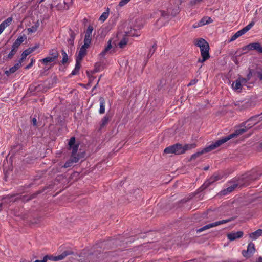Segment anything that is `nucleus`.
I'll list each match as a JSON object with an SVG mask.
<instances>
[{
  "label": "nucleus",
  "mask_w": 262,
  "mask_h": 262,
  "mask_svg": "<svg viewBox=\"0 0 262 262\" xmlns=\"http://www.w3.org/2000/svg\"><path fill=\"white\" fill-rule=\"evenodd\" d=\"M179 0H172L170 3L167 5L166 3L162 5L163 8H166L165 10H161V16L162 18L168 19L170 15L175 16L179 10V5L181 4Z\"/></svg>",
  "instance_id": "obj_2"
},
{
  "label": "nucleus",
  "mask_w": 262,
  "mask_h": 262,
  "mask_svg": "<svg viewBox=\"0 0 262 262\" xmlns=\"http://www.w3.org/2000/svg\"><path fill=\"white\" fill-rule=\"evenodd\" d=\"M35 194H32V195H31L29 197V199H27V200H31V199H33V198H35Z\"/></svg>",
  "instance_id": "obj_55"
},
{
  "label": "nucleus",
  "mask_w": 262,
  "mask_h": 262,
  "mask_svg": "<svg viewBox=\"0 0 262 262\" xmlns=\"http://www.w3.org/2000/svg\"><path fill=\"white\" fill-rule=\"evenodd\" d=\"M223 177V176L219 173H214L211 176L207 181H206L203 185L200 187V189L203 187V189H205L209 187L211 184L214 182L221 180Z\"/></svg>",
  "instance_id": "obj_7"
},
{
  "label": "nucleus",
  "mask_w": 262,
  "mask_h": 262,
  "mask_svg": "<svg viewBox=\"0 0 262 262\" xmlns=\"http://www.w3.org/2000/svg\"><path fill=\"white\" fill-rule=\"evenodd\" d=\"M49 56L54 58L55 59L57 60L59 57V53L56 49H53L49 51Z\"/></svg>",
  "instance_id": "obj_22"
},
{
  "label": "nucleus",
  "mask_w": 262,
  "mask_h": 262,
  "mask_svg": "<svg viewBox=\"0 0 262 262\" xmlns=\"http://www.w3.org/2000/svg\"><path fill=\"white\" fill-rule=\"evenodd\" d=\"M257 77L259 79V80H262V73L258 72L257 73Z\"/></svg>",
  "instance_id": "obj_53"
},
{
  "label": "nucleus",
  "mask_w": 262,
  "mask_h": 262,
  "mask_svg": "<svg viewBox=\"0 0 262 262\" xmlns=\"http://www.w3.org/2000/svg\"><path fill=\"white\" fill-rule=\"evenodd\" d=\"M100 78H101V77L99 78V80H98V82H97V84H96V85L93 88V89H94L95 88H96V86L98 85V83H99V81H100Z\"/></svg>",
  "instance_id": "obj_58"
},
{
  "label": "nucleus",
  "mask_w": 262,
  "mask_h": 262,
  "mask_svg": "<svg viewBox=\"0 0 262 262\" xmlns=\"http://www.w3.org/2000/svg\"><path fill=\"white\" fill-rule=\"evenodd\" d=\"M232 86L234 90H238L242 89V85L240 82V80L237 79L233 84Z\"/></svg>",
  "instance_id": "obj_29"
},
{
  "label": "nucleus",
  "mask_w": 262,
  "mask_h": 262,
  "mask_svg": "<svg viewBox=\"0 0 262 262\" xmlns=\"http://www.w3.org/2000/svg\"><path fill=\"white\" fill-rule=\"evenodd\" d=\"M79 159V156H71L70 159L65 163L63 167L64 168L71 167L74 163L78 162Z\"/></svg>",
  "instance_id": "obj_14"
},
{
  "label": "nucleus",
  "mask_w": 262,
  "mask_h": 262,
  "mask_svg": "<svg viewBox=\"0 0 262 262\" xmlns=\"http://www.w3.org/2000/svg\"><path fill=\"white\" fill-rule=\"evenodd\" d=\"M262 120V114L253 116L246 121L241 124L240 128L237 129L235 132L229 135H234L232 138L236 137L238 135H242L248 129L251 128L252 126L256 124L260 120Z\"/></svg>",
  "instance_id": "obj_1"
},
{
  "label": "nucleus",
  "mask_w": 262,
  "mask_h": 262,
  "mask_svg": "<svg viewBox=\"0 0 262 262\" xmlns=\"http://www.w3.org/2000/svg\"><path fill=\"white\" fill-rule=\"evenodd\" d=\"M112 46L111 45V40H109L107 42V46L105 48V51L108 52L112 48Z\"/></svg>",
  "instance_id": "obj_46"
},
{
  "label": "nucleus",
  "mask_w": 262,
  "mask_h": 262,
  "mask_svg": "<svg viewBox=\"0 0 262 262\" xmlns=\"http://www.w3.org/2000/svg\"><path fill=\"white\" fill-rule=\"evenodd\" d=\"M21 67V64L20 63H17L14 65V66L10 68L8 70H6L5 72V74L9 76L10 74L15 73L18 69H19Z\"/></svg>",
  "instance_id": "obj_16"
},
{
  "label": "nucleus",
  "mask_w": 262,
  "mask_h": 262,
  "mask_svg": "<svg viewBox=\"0 0 262 262\" xmlns=\"http://www.w3.org/2000/svg\"><path fill=\"white\" fill-rule=\"evenodd\" d=\"M92 40L84 39V44L82 45L86 47L89 48L91 43Z\"/></svg>",
  "instance_id": "obj_43"
},
{
  "label": "nucleus",
  "mask_w": 262,
  "mask_h": 262,
  "mask_svg": "<svg viewBox=\"0 0 262 262\" xmlns=\"http://www.w3.org/2000/svg\"><path fill=\"white\" fill-rule=\"evenodd\" d=\"M45 1V0H40V3H42V2H44Z\"/></svg>",
  "instance_id": "obj_61"
},
{
  "label": "nucleus",
  "mask_w": 262,
  "mask_h": 262,
  "mask_svg": "<svg viewBox=\"0 0 262 262\" xmlns=\"http://www.w3.org/2000/svg\"><path fill=\"white\" fill-rule=\"evenodd\" d=\"M39 26V23H37L36 24H35L34 26H32L31 28H29L28 29V31L29 32H35L36 31L38 27Z\"/></svg>",
  "instance_id": "obj_34"
},
{
  "label": "nucleus",
  "mask_w": 262,
  "mask_h": 262,
  "mask_svg": "<svg viewBox=\"0 0 262 262\" xmlns=\"http://www.w3.org/2000/svg\"><path fill=\"white\" fill-rule=\"evenodd\" d=\"M34 62H35V60L33 59H31V62L26 67L25 69H29L31 68L32 67V66H33Z\"/></svg>",
  "instance_id": "obj_48"
},
{
  "label": "nucleus",
  "mask_w": 262,
  "mask_h": 262,
  "mask_svg": "<svg viewBox=\"0 0 262 262\" xmlns=\"http://www.w3.org/2000/svg\"><path fill=\"white\" fill-rule=\"evenodd\" d=\"M245 49L248 50H256L258 53H262V47L259 42H253L249 43L245 47Z\"/></svg>",
  "instance_id": "obj_10"
},
{
  "label": "nucleus",
  "mask_w": 262,
  "mask_h": 262,
  "mask_svg": "<svg viewBox=\"0 0 262 262\" xmlns=\"http://www.w3.org/2000/svg\"><path fill=\"white\" fill-rule=\"evenodd\" d=\"M127 43V40L125 38H123L119 43L118 45L120 48H122L125 46Z\"/></svg>",
  "instance_id": "obj_37"
},
{
  "label": "nucleus",
  "mask_w": 262,
  "mask_h": 262,
  "mask_svg": "<svg viewBox=\"0 0 262 262\" xmlns=\"http://www.w3.org/2000/svg\"><path fill=\"white\" fill-rule=\"evenodd\" d=\"M255 251L254 244L251 242L248 244L247 251H243L242 254L244 257H249L254 253Z\"/></svg>",
  "instance_id": "obj_11"
},
{
  "label": "nucleus",
  "mask_w": 262,
  "mask_h": 262,
  "mask_svg": "<svg viewBox=\"0 0 262 262\" xmlns=\"http://www.w3.org/2000/svg\"><path fill=\"white\" fill-rule=\"evenodd\" d=\"M164 152L166 154H174L178 155L184 154L182 145L179 143H177L165 148Z\"/></svg>",
  "instance_id": "obj_5"
},
{
  "label": "nucleus",
  "mask_w": 262,
  "mask_h": 262,
  "mask_svg": "<svg viewBox=\"0 0 262 262\" xmlns=\"http://www.w3.org/2000/svg\"><path fill=\"white\" fill-rule=\"evenodd\" d=\"M237 109L242 111L248 108L250 105V103L245 101H237L234 103Z\"/></svg>",
  "instance_id": "obj_13"
},
{
  "label": "nucleus",
  "mask_w": 262,
  "mask_h": 262,
  "mask_svg": "<svg viewBox=\"0 0 262 262\" xmlns=\"http://www.w3.org/2000/svg\"><path fill=\"white\" fill-rule=\"evenodd\" d=\"M76 34L73 31L70 30V38L68 40V42L69 45L73 46L74 41L75 38Z\"/></svg>",
  "instance_id": "obj_25"
},
{
  "label": "nucleus",
  "mask_w": 262,
  "mask_h": 262,
  "mask_svg": "<svg viewBox=\"0 0 262 262\" xmlns=\"http://www.w3.org/2000/svg\"><path fill=\"white\" fill-rule=\"evenodd\" d=\"M39 47V46L38 45H36L34 47L29 48L27 49L26 50H28V51L29 52V53L31 54L33 52H34L36 49H37Z\"/></svg>",
  "instance_id": "obj_42"
},
{
  "label": "nucleus",
  "mask_w": 262,
  "mask_h": 262,
  "mask_svg": "<svg viewBox=\"0 0 262 262\" xmlns=\"http://www.w3.org/2000/svg\"><path fill=\"white\" fill-rule=\"evenodd\" d=\"M207 169H208V168H205V170H207Z\"/></svg>",
  "instance_id": "obj_62"
},
{
  "label": "nucleus",
  "mask_w": 262,
  "mask_h": 262,
  "mask_svg": "<svg viewBox=\"0 0 262 262\" xmlns=\"http://www.w3.org/2000/svg\"><path fill=\"white\" fill-rule=\"evenodd\" d=\"M239 80H240V82L241 83V84L242 85H244L247 83V81L249 80V74L248 75V78H238Z\"/></svg>",
  "instance_id": "obj_36"
},
{
  "label": "nucleus",
  "mask_w": 262,
  "mask_h": 262,
  "mask_svg": "<svg viewBox=\"0 0 262 262\" xmlns=\"http://www.w3.org/2000/svg\"><path fill=\"white\" fill-rule=\"evenodd\" d=\"M89 76L90 80H91H91H93L94 79V78H95V77H93V76H90L89 75Z\"/></svg>",
  "instance_id": "obj_57"
},
{
  "label": "nucleus",
  "mask_w": 262,
  "mask_h": 262,
  "mask_svg": "<svg viewBox=\"0 0 262 262\" xmlns=\"http://www.w3.org/2000/svg\"><path fill=\"white\" fill-rule=\"evenodd\" d=\"M92 35L85 34L84 39L92 40Z\"/></svg>",
  "instance_id": "obj_50"
},
{
  "label": "nucleus",
  "mask_w": 262,
  "mask_h": 262,
  "mask_svg": "<svg viewBox=\"0 0 262 262\" xmlns=\"http://www.w3.org/2000/svg\"><path fill=\"white\" fill-rule=\"evenodd\" d=\"M129 1H130L129 0H121L119 3V6H123L125 5V4H126Z\"/></svg>",
  "instance_id": "obj_47"
},
{
  "label": "nucleus",
  "mask_w": 262,
  "mask_h": 262,
  "mask_svg": "<svg viewBox=\"0 0 262 262\" xmlns=\"http://www.w3.org/2000/svg\"><path fill=\"white\" fill-rule=\"evenodd\" d=\"M240 36H241V35H240L238 31H237L234 35H233L231 37V41H234V40H236L237 38H238Z\"/></svg>",
  "instance_id": "obj_44"
},
{
  "label": "nucleus",
  "mask_w": 262,
  "mask_h": 262,
  "mask_svg": "<svg viewBox=\"0 0 262 262\" xmlns=\"http://www.w3.org/2000/svg\"><path fill=\"white\" fill-rule=\"evenodd\" d=\"M68 145L70 149H72L71 156H79L78 154H77L79 148V144H75V138L74 137H72L70 139Z\"/></svg>",
  "instance_id": "obj_8"
},
{
  "label": "nucleus",
  "mask_w": 262,
  "mask_h": 262,
  "mask_svg": "<svg viewBox=\"0 0 262 262\" xmlns=\"http://www.w3.org/2000/svg\"><path fill=\"white\" fill-rule=\"evenodd\" d=\"M99 100L100 102L99 113L100 114H103L105 113V100L102 97H100Z\"/></svg>",
  "instance_id": "obj_18"
},
{
  "label": "nucleus",
  "mask_w": 262,
  "mask_h": 262,
  "mask_svg": "<svg viewBox=\"0 0 262 262\" xmlns=\"http://www.w3.org/2000/svg\"><path fill=\"white\" fill-rule=\"evenodd\" d=\"M108 12H104L99 17V20L104 22L108 17Z\"/></svg>",
  "instance_id": "obj_32"
},
{
  "label": "nucleus",
  "mask_w": 262,
  "mask_h": 262,
  "mask_svg": "<svg viewBox=\"0 0 262 262\" xmlns=\"http://www.w3.org/2000/svg\"><path fill=\"white\" fill-rule=\"evenodd\" d=\"M30 53H29V52L28 51V50H27L26 49L25 50H24L21 55V58L18 61V63H20V64H21V63L23 62V61L26 59V57L29 55Z\"/></svg>",
  "instance_id": "obj_28"
},
{
  "label": "nucleus",
  "mask_w": 262,
  "mask_h": 262,
  "mask_svg": "<svg viewBox=\"0 0 262 262\" xmlns=\"http://www.w3.org/2000/svg\"><path fill=\"white\" fill-rule=\"evenodd\" d=\"M47 258H48L47 256H44L43 258V259L42 260H36L34 262H47Z\"/></svg>",
  "instance_id": "obj_49"
},
{
  "label": "nucleus",
  "mask_w": 262,
  "mask_h": 262,
  "mask_svg": "<svg viewBox=\"0 0 262 262\" xmlns=\"http://www.w3.org/2000/svg\"><path fill=\"white\" fill-rule=\"evenodd\" d=\"M135 30H130V32L127 33V35L129 36H139L140 35L135 33Z\"/></svg>",
  "instance_id": "obj_39"
},
{
  "label": "nucleus",
  "mask_w": 262,
  "mask_h": 262,
  "mask_svg": "<svg viewBox=\"0 0 262 262\" xmlns=\"http://www.w3.org/2000/svg\"><path fill=\"white\" fill-rule=\"evenodd\" d=\"M93 29H94V28L92 26H90V25L89 26V27H88V28L85 32V34L92 35Z\"/></svg>",
  "instance_id": "obj_40"
},
{
  "label": "nucleus",
  "mask_w": 262,
  "mask_h": 262,
  "mask_svg": "<svg viewBox=\"0 0 262 262\" xmlns=\"http://www.w3.org/2000/svg\"><path fill=\"white\" fill-rule=\"evenodd\" d=\"M255 23L253 21L250 22L248 25L243 28V29L245 30L246 32H248L249 30L251 29V28L254 25Z\"/></svg>",
  "instance_id": "obj_33"
},
{
  "label": "nucleus",
  "mask_w": 262,
  "mask_h": 262,
  "mask_svg": "<svg viewBox=\"0 0 262 262\" xmlns=\"http://www.w3.org/2000/svg\"><path fill=\"white\" fill-rule=\"evenodd\" d=\"M234 189V187H229L227 188L226 190H224L222 191V193L224 195H225L227 194V192L226 191H227L228 192H231Z\"/></svg>",
  "instance_id": "obj_41"
},
{
  "label": "nucleus",
  "mask_w": 262,
  "mask_h": 262,
  "mask_svg": "<svg viewBox=\"0 0 262 262\" xmlns=\"http://www.w3.org/2000/svg\"><path fill=\"white\" fill-rule=\"evenodd\" d=\"M4 30V29L3 28V27L0 26V34L3 32V31Z\"/></svg>",
  "instance_id": "obj_56"
},
{
  "label": "nucleus",
  "mask_w": 262,
  "mask_h": 262,
  "mask_svg": "<svg viewBox=\"0 0 262 262\" xmlns=\"http://www.w3.org/2000/svg\"><path fill=\"white\" fill-rule=\"evenodd\" d=\"M81 61L78 60L76 59V64L75 66L74 69L72 71L70 75V76L73 75H76L79 74V70L81 67Z\"/></svg>",
  "instance_id": "obj_17"
},
{
  "label": "nucleus",
  "mask_w": 262,
  "mask_h": 262,
  "mask_svg": "<svg viewBox=\"0 0 262 262\" xmlns=\"http://www.w3.org/2000/svg\"><path fill=\"white\" fill-rule=\"evenodd\" d=\"M24 41V37L22 36L18 37L12 45V47H15L16 49H18L19 46Z\"/></svg>",
  "instance_id": "obj_23"
},
{
  "label": "nucleus",
  "mask_w": 262,
  "mask_h": 262,
  "mask_svg": "<svg viewBox=\"0 0 262 262\" xmlns=\"http://www.w3.org/2000/svg\"><path fill=\"white\" fill-rule=\"evenodd\" d=\"M252 173L253 174H254V172H252ZM261 175V173H257L256 174H253L252 176H251V174H250L249 176H250V179L252 180H255L257 179H258V178Z\"/></svg>",
  "instance_id": "obj_38"
},
{
  "label": "nucleus",
  "mask_w": 262,
  "mask_h": 262,
  "mask_svg": "<svg viewBox=\"0 0 262 262\" xmlns=\"http://www.w3.org/2000/svg\"><path fill=\"white\" fill-rule=\"evenodd\" d=\"M107 52V51H105V49L101 52V53H100V55L102 56H104L106 54V53Z\"/></svg>",
  "instance_id": "obj_54"
},
{
  "label": "nucleus",
  "mask_w": 262,
  "mask_h": 262,
  "mask_svg": "<svg viewBox=\"0 0 262 262\" xmlns=\"http://www.w3.org/2000/svg\"><path fill=\"white\" fill-rule=\"evenodd\" d=\"M259 146L262 149V141L259 143Z\"/></svg>",
  "instance_id": "obj_60"
},
{
  "label": "nucleus",
  "mask_w": 262,
  "mask_h": 262,
  "mask_svg": "<svg viewBox=\"0 0 262 262\" xmlns=\"http://www.w3.org/2000/svg\"><path fill=\"white\" fill-rule=\"evenodd\" d=\"M231 221H232V219H226V220H223L216 221V222L212 223H210V224H208L203 226V227L200 228L199 229H198V231L200 232L204 231L206 229H208L209 228L219 226V225L227 223L229 222H231Z\"/></svg>",
  "instance_id": "obj_6"
},
{
  "label": "nucleus",
  "mask_w": 262,
  "mask_h": 262,
  "mask_svg": "<svg viewBox=\"0 0 262 262\" xmlns=\"http://www.w3.org/2000/svg\"><path fill=\"white\" fill-rule=\"evenodd\" d=\"M262 234V230L258 229L256 231L250 233L249 236L253 240L257 239Z\"/></svg>",
  "instance_id": "obj_20"
},
{
  "label": "nucleus",
  "mask_w": 262,
  "mask_h": 262,
  "mask_svg": "<svg viewBox=\"0 0 262 262\" xmlns=\"http://www.w3.org/2000/svg\"><path fill=\"white\" fill-rule=\"evenodd\" d=\"M17 50L18 49L12 46V49L11 51L9 52V53L7 56H4V59L6 60L11 59L13 57L14 55L16 53Z\"/></svg>",
  "instance_id": "obj_21"
},
{
  "label": "nucleus",
  "mask_w": 262,
  "mask_h": 262,
  "mask_svg": "<svg viewBox=\"0 0 262 262\" xmlns=\"http://www.w3.org/2000/svg\"><path fill=\"white\" fill-rule=\"evenodd\" d=\"M70 254V253L68 251H64L61 254H60L58 256H53L51 255H47L45 256H47L48 258H47L48 260H50L54 261H57L59 260H62L64 259L67 256Z\"/></svg>",
  "instance_id": "obj_9"
},
{
  "label": "nucleus",
  "mask_w": 262,
  "mask_h": 262,
  "mask_svg": "<svg viewBox=\"0 0 262 262\" xmlns=\"http://www.w3.org/2000/svg\"><path fill=\"white\" fill-rule=\"evenodd\" d=\"M234 135H228L226 137H225L221 139L218 140L216 141H215L214 143H212L208 146L206 147V148H203L201 151H198L197 152L191 155L190 157V160H194L201 155L203 154L204 153L209 152L216 148L220 146L221 145H222L223 143L226 142L230 139H232V137H234Z\"/></svg>",
  "instance_id": "obj_3"
},
{
  "label": "nucleus",
  "mask_w": 262,
  "mask_h": 262,
  "mask_svg": "<svg viewBox=\"0 0 262 262\" xmlns=\"http://www.w3.org/2000/svg\"><path fill=\"white\" fill-rule=\"evenodd\" d=\"M56 60L54 58L49 56L45 58L42 59L40 61L42 63L47 64L48 63L53 62Z\"/></svg>",
  "instance_id": "obj_27"
},
{
  "label": "nucleus",
  "mask_w": 262,
  "mask_h": 262,
  "mask_svg": "<svg viewBox=\"0 0 262 262\" xmlns=\"http://www.w3.org/2000/svg\"><path fill=\"white\" fill-rule=\"evenodd\" d=\"M12 20L13 18L12 17H8L5 20L2 22L0 24V26H1L3 28L5 29L7 27L9 26L11 24Z\"/></svg>",
  "instance_id": "obj_24"
},
{
  "label": "nucleus",
  "mask_w": 262,
  "mask_h": 262,
  "mask_svg": "<svg viewBox=\"0 0 262 262\" xmlns=\"http://www.w3.org/2000/svg\"><path fill=\"white\" fill-rule=\"evenodd\" d=\"M198 81V80L196 78L192 79L190 81V82L188 84V86H190L193 85H195L197 82Z\"/></svg>",
  "instance_id": "obj_45"
},
{
  "label": "nucleus",
  "mask_w": 262,
  "mask_h": 262,
  "mask_svg": "<svg viewBox=\"0 0 262 262\" xmlns=\"http://www.w3.org/2000/svg\"><path fill=\"white\" fill-rule=\"evenodd\" d=\"M156 49V45L154 44L152 47V49H150L149 50V52L147 55V58H149L152 56V54H154V53Z\"/></svg>",
  "instance_id": "obj_35"
},
{
  "label": "nucleus",
  "mask_w": 262,
  "mask_h": 262,
  "mask_svg": "<svg viewBox=\"0 0 262 262\" xmlns=\"http://www.w3.org/2000/svg\"><path fill=\"white\" fill-rule=\"evenodd\" d=\"M243 235V232L239 231L235 232H231L227 234L228 238L230 241H234L237 238L242 237Z\"/></svg>",
  "instance_id": "obj_12"
},
{
  "label": "nucleus",
  "mask_w": 262,
  "mask_h": 262,
  "mask_svg": "<svg viewBox=\"0 0 262 262\" xmlns=\"http://www.w3.org/2000/svg\"><path fill=\"white\" fill-rule=\"evenodd\" d=\"M257 262H262V257H259Z\"/></svg>",
  "instance_id": "obj_59"
},
{
  "label": "nucleus",
  "mask_w": 262,
  "mask_h": 262,
  "mask_svg": "<svg viewBox=\"0 0 262 262\" xmlns=\"http://www.w3.org/2000/svg\"><path fill=\"white\" fill-rule=\"evenodd\" d=\"M240 35L242 36L243 35H244V34H245L246 32L245 31V30L243 29H242L241 30L238 31Z\"/></svg>",
  "instance_id": "obj_51"
},
{
  "label": "nucleus",
  "mask_w": 262,
  "mask_h": 262,
  "mask_svg": "<svg viewBox=\"0 0 262 262\" xmlns=\"http://www.w3.org/2000/svg\"><path fill=\"white\" fill-rule=\"evenodd\" d=\"M61 53H62V55L63 56V58H62L61 62L63 64H64L68 61V54H67L66 52L65 51H64L63 50H62Z\"/></svg>",
  "instance_id": "obj_31"
},
{
  "label": "nucleus",
  "mask_w": 262,
  "mask_h": 262,
  "mask_svg": "<svg viewBox=\"0 0 262 262\" xmlns=\"http://www.w3.org/2000/svg\"><path fill=\"white\" fill-rule=\"evenodd\" d=\"M196 147V144L195 143L187 144H185L184 146L182 145V148L184 150V154L186 152V151L194 148Z\"/></svg>",
  "instance_id": "obj_26"
},
{
  "label": "nucleus",
  "mask_w": 262,
  "mask_h": 262,
  "mask_svg": "<svg viewBox=\"0 0 262 262\" xmlns=\"http://www.w3.org/2000/svg\"><path fill=\"white\" fill-rule=\"evenodd\" d=\"M195 45L200 48L202 57L198 59V62L203 63L210 58L209 44L205 39L199 38L196 40Z\"/></svg>",
  "instance_id": "obj_4"
},
{
  "label": "nucleus",
  "mask_w": 262,
  "mask_h": 262,
  "mask_svg": "<svg viewBox=\"0 0 262 262\" xmlns=\"http://www.w3.org/2000/svg\"><path fill=\"white\" fill-rule=\"evenodd\" d=\"M32 124L34 125V126H36V124H37V120L35 118H33L32 120Z\"/></svg>",
  "instance_id": "obj_52"
},
{
  "label": "nucleus",
  "mask_w": 262,
  "mask_h": 262,
  "mask_svg": "<svg viewBox=\"0 0 262 262\" xmlns=\"http://www.w3.org/2000/svg\"><path fill=\"white\" fill-rule=\"evenodd\" d=\"M212 21L213 20L211 17L208 16L204 17L199 22L198 25L199 26H202L211 23Z\"/></svg>",
  "instance_id": "obj_19"
},
{
  "label": "nucleus",
  "mask_w": 262,
  "mask_h": 262,
  "mask_svg": "<svg viewBox=\"0 0 262 262\" xmlns=\"http://www.w3.org/2000/svg\"><path fill=\"white\" fill-rule=\"evenodd\" d=\"M88 47H86L85 46H82L81 47L80 49V50L79 51L78 56L76 57V59L81 61L82 60L83 57L86 54L87 51L86 49H88Z\"/></svg>",
  "instance_id": "obj_15"
},
{
  "label": "nucleus",
  "mask_w": 262,
  "mask_h": 262,
  "mask_svg": "<svg viewBox=\"0 0 262 262\" xmlns=\"http://www.w3.org/2000/svg\"><path fill=\"white\" fill-rule=\"evenodd\" d=\"M108 120L109 118L107 116H105L103 118L100 124V129L105 127L107 124Z\"/></svg>",
  "instance_id": "obj_30"
}]
</instances>
